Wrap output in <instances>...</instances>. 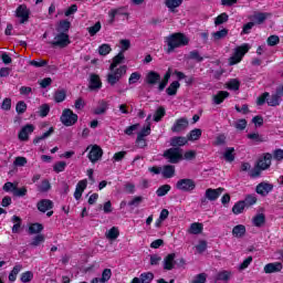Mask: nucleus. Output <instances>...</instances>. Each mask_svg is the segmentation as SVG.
<instances>
[{
    "mask_svg": "<svg viewBox=\"0 0 283 283\" xmlns=\"http://www.w3.org/2000/svg\"><path fill=\"white\" fill-rule=\"evenodd\" d=\"M168 45L167 53L171 54L177 48L189 45V38L184 33H174L166 39Z\"/></svg>",
    "mask_w": 283,
    "mask_h": 283,
    "instance_id": "obj_1",
    "label": "nucleus"
},
{
    "mask_svg": "<svg viewBox=\"0 0 283 283\" xmlns=\"http://www.w3.org/2000/svg\"><path fill=\"white\" fill-rule=\"evenodd\" d=\"M282 95L280 93L276 94H270L269 92L263 93L261 96L256 99V105H264L266 103L269 107H277L280 106V103H282Z\"/></svg>",
    "mask_w": 283,
    "mask_h": 283,
    "instance_id": "obj_2",
    "label": "nucleus"
},
{
    "mask_svg": "<svg viewBox=\"0 0 283 283\" xmlns=\"http://www.w3.org/2000/svg\"><path fill=\"white\" fill-rule=\"evenodd\" d=\"M127 74V65H122L117 69L111 70V72L107 74L106 81L108 85H116Z\"/></svg>",
    "mask_w": 283,
    "mask_h": 283,
    "instance_id": "obj_3",
    "label": "nucleus"
},
{
    "mask_svg": "<svg viewBox=\"0 0 283 283\" xmlns=\"http://www.w3.org/2000/svg\"><path fill=\"white\" fill-rule=\"evenodd\" d=\"M164 158L171 165H178L182 160V149L172 147L164 151Z\"/></svg>",
    "mask_w": 283,
    "mask_h": 283,
    "instance_id": "obj_4",
    "label": "nucleus"
},
{
    "mask_svg": "<svg viewBox=\"0 0 283 283\" xmlns=\"http://www.w3.org/2000/svg\"><path fill=\"white\" fill-rule=\"evenodd\" d=\"M72 41H70V34L65 32H57V34L54 35L53 40L49 42V45H52V48H67Z\"/></svg>",
    "mask_w": 283,
    "mask_h": 283,
    "instance_id": "obj_5",
    "label": "nucleus"
},
{
    "mask_svg": "<svg viewBox=\"0 0 283 283\" xmlns=\"http://www.w3.org/2000/svg\"><path fill=\"white\" fill-rule=\"evenodd\" d=\"M60 120L65 127H72L73 125H76V123H78V115H76L72 109L65 108L62 112Z\"/></svg>",
    "mask_w": 283,
    "mask_h": 283,
    "instance_id": "obj_6",
    "label": "nucleus"
},
{
    "mask_svg": "<svg viewBox=\"0 0 283 283\" xmlns=\"http://www.w3.org/2000/svg\"><path fill=\"white\" fill-rule=\"evenodd\" d=\"M251 50V45L249 44H242L241 46H238L234 50L233 55L230 57V65H237V63H240L242 61L244 54Z\"/></svg>",
    "mask_w": 283,
    "mask_h": 283,
    "instance_id": "obj_7",
    "label": "nucleus"
},
{
    "mask_svg": "<svg viewBox=\"0 0 283 283\" xmlns=\"http://www.w3.org/2000/svg\"><path fill=\"white\" fill-rule=\"evenodd\" d=\"M176 189H178L179 191L191 193V191L196 189V181L189 178L179 179L176 184Z\"/></svg>",
    "mask_w": 283,
    "mask_h": 283,
    "instance_id": "obj_8",
    "label": "nucleus"
},
{
    "mask_svg": "<svg viewBox=\"0 0 283 283\" xmlns=\"http://www.w3.org/2000/svg\"><path fill=\"white\" fill-rule=\"evenodd\" d=\"M15 17L20 19V23H28L30 21V9H28V6L20 4L15 10Z\"/></svg>",
    "mask_w": 283,
    "mask_h": 283,
    "instance_id": "obj_9",
    "label": "nucleus"
},
{
    "mask_svg": "<svg viewBox=\"0 0 283 283\" xmlns=\"http://www.w3.org/2000/svg\"><path fill=\"white\" fill-rule=\"evenodd\" d=\"M271 160H273V155L265 153L262 157L259 158L256 167L262 171H266V169L271 167Z\"/></svg>",
    "mask_w": 283,
    "mask_h": 283,
    "instance_id": "obj_10",
    "label": "nucleus"
},
{
    "mask_svg": "<svg viewBox=\"0 0 283 283\" xmlns=\"http://www.w3.org/2000/svg\"><path fill=\"white\" fill-rule=\"evenodd\" d=\"M187 127H189V120L187 117H181L174 123L171 132H174V134H180V132H185Z\"/></svg>",
    "mask_w": 283,
    "mask_h": 283,
    "instance_id": "obj_11",
    "label": "nucleus"
},
{
    "mask_svg": "<svg viewBox=\"0 0 283 283\" xmlns=\"http://www.w3.org/2000/svg\"><path fill=\"white\" fill-rule=\"evenodd\" d=\"M224 191V188H208L205 193V199L210 200V202H216L222 196V192Z\"/></svg>",
    "mask_w": 283,
    "mask_h": 283,
    "instance_id": "obj_12",
    "label": "nucleus"
},
{
    "mask_svg": "<svg viewBox=\"0 0 283 283\" xmlns=\"http://www.w3.org/2000/svg\"><path fill=\"white\" fill-rule=\"evenodd\" d=\"M108 17H109V23H114V21L116 20V17H129V12H127V9L125 7H120L117 9H112L108 12Z\"/></svg>",
    "mask_w": 283,
    "mask_h": 283,
    "instance_id": "obj_13",
    "label": "nucleus"
},
{
    "mask_svg": "<svg viewBox=\"0 0 283 283\" xmlns=\"http://www.w3.org/2000/svg\"><path fill=\"white\" fill-rule=\"evenodd\" d=\"M273 184L263 181L256 186L255 191L256 193H259V196L266 197L268 193H271V191H273Z\"/></svg>",
    "mask_w": 283,
    "mask_h": 283,
    "instance_id": "obj_14",
    "label": "nucleus"
},
{
    "mask_svg": "<svg viewBox=\"0 0 283 283\" xmlns=\"http://www.w3.org/2000/svg\"><path fill=\"white\" fill-rule=\"evenodd\" d=\"M34 132V125L32 124H27L24 127L21 128L20 133L18 134L19 140H29L30 139V134Z\"/></svg>",
    "mask_w": 283,
    "mask_h": 283,
    "instance_id": "obj_15",
    "label": "nucleus"
},
{
    "mask_svg": "<svg viewBox=\"0 0 283 283\" xmlns=\"http://www.w3.org/2000/svg\"><path fill=\"white\" fill-rule=\"evenodd\" d=\"M38 211L46 213L51 209H54V202L50 199H42L36 203Z\"/></svg>",
    "mask_w": 283,
    "mask_h": 283,
    "instance_id": "obj_16",
    "label": "nucleus"
},
{
    "mask_svg": "<svg viewBox=\"0 0 283 283\" xmlns=\"http://www.w3.org/2000/svg\"><path fill=\"white\" fill-rule=\"evenodd\" d=\"M101 158H103V149L99 146H93L88 153V159L91 163H97Z\"/></svg>",
    "mask_w": 283,
    "mask_h": 283,
    "instance_id": "obj_17",
    "label": "nucleus"
},
{
    "mask_svg": "<svg viewBox=\"0 0 283 283\" xmlns=\"http://www.w3.org/2000/svg\"><path fill=\"white\" fill-rule=\"evenodd\" d=\"M163 264L165 271H171L174 266H176V253H170L166 255V258L163 261Z\"/></svg>",
    "mask_w": 283,
    "mask_h": 283,
    "instance_id": "obj_18",
    "label": "nucleus"
},
{
    "mask_svg": "<svg viewBox=\"0 0 283 283\" xmlns=\"http://www.w3.org/2000/svg\"><path fill=\"white\" fill-rule=\"evenodd\" d=\"M154 282V273L144 272L139 275V277H134L132 283H151Z\"/></svg>",
    "mask_w": 283,
    "mask_h": 283,
    "instance_id": "obj_19",
    "label": "nucleus"
},
{
    "mask_svg": "<svg viewBox=\"0 0 283 283\" xmlns=\"http://www.w3.org/2000/svg\"><path fill=\"white\" fill-rule=\"evenodd\" d=\"M85 189H87V179H83L77 182L75 192H74L75 200H81L83 196V191H85Z\"/></svg>",
    "mask_w": 283,
    "mask_h": 283,
    "instance_id": "obj_20",
    "label": "nucleus"
},
{
    "mask_svg": "<svg viewBox=\"0 0 283 283\" xmlns=\"http://www.w3.org/2000/svg\"><path fill=\"white\" fill-rule=\"evenodd\" d=\"M266 17H269V13H262V12H255L254 14L249 17V20L258 25H262L264 21H266Z\"/></svg>",
    "mask_w": 283,
    "mask_h": 283,
    "instance_id": "obj_21",
    "label": "nucleus"
},
{
    "mask_svg": "<svg viewBox=\"0 0 283 283\" xmlns=\"http://www.w3.org/2000/svg\"><path fill=\"white\" fill-rule=\"evenodd\" d=\"M282 269H283V265L281 262L268 263L264 266V273H280Z\"/></svg>",
    "mask_w": 283,
    "mask_h": 283,
    "instance_id": "obj_22",
    "label": "nucleus"
},
{
    "mask_svg": "<svg viewBox=\"0 0 283 283\" xmlns=\"http://www.w3.org/2000/svg\"><path fill=\"white\" fill-rule=\"evenodd\" d=\"M88 87L90 90H101L103 87L101 77L97 74H91Z\"/></svg>",
    "mask_w": 283,
    "mask_h": 283,
    "instance_id": "obj_23",
    "label": "nucleus"
},
{
    "mask_svg": "<svg viewBox=\"0 0 283 283\" xmlns=\"http://www.w3.org/2000/svg\"><path fill=\"white\" fill-rule=\"evenodd\" d=\"M226 98H229V92L219 91L216 95L212 96V103L214 105H221V103H224Z\"/></svg>",
    "mask_w": 283,
    "mask_h": 283,
    "instance_id": "obj_24",
    "label": "nucleus"
},
{
    "mask_svg": "<svg viewBox=\"0 0 283 283\" xmlns=\"http://www.w3.org/2000/svg\"><path fill=\"white\" fill-rule=\"evenodd\" d=\"M151 115H148L146 118L147 126H145L138 134L137 137L139 138H147L151 134Z\"/></svg>",
    "mask_w": 283,
    "mask_h": 283,
    "instance_id": "obj_25",
    "label": "nucleus"
},
{
    "mask_svg": "<svg viewBox=\"0 0 283 283\" xmlns=\"http://www.w3.org/2000/svg\"><path fill=\"white\" fill-rule=\"evenodd\" d=\"M146 83L148 85H156V83H160V75L158 72L149 71L146 75Z\"/></svg>",
    "mask_w": 283,
    "mask_h": 283,
    "instance_id": "obj_26",
    "label": "nucleus"
},
{
    "mask_svg": "<svg viewBox=\"0 0 283 283\" xmlns=\"http://www.w3.org/2000/svg\"><path fill=\"white\" fill-rule=\"evenodd\" d=\"M203 229H205V226L202 223L193 222L190 224L188 229V233H190L191 235H200Z\"/></svg>",
    "mask_w": 283,
    "mask_h": 283,
    "instance_id": "obj_27",
    "label": "nucleus"
},
{
    "mask_svg": "<svg viewBox=\"0 0 283 283\" xmlns=\"http://www.w3.org/2000/svg\"><path fill=\"white\" fill-rule=\"evenodd\" d=\"M178 90H180V82L175 81L166 88V94L168 96H176V94H178Z\"/></svg>",
    "mask_w": 283,
    "mask_h": 283,
    "instance_id": "obj_28",
    "label": "nucleus"
},
{
    "mask_svg": "<svg viewBox=\"0 0 283 283\" xmlns=\"http://www.w3.org/2000/svg\"><path fill=\"white\" fill-rule=\"evenodd\" d=\"M23 271V265L20 263H17L11 272L9 273V282H17V275H19V272Z\"/></svg>",
    "mask_w": 283,
    "mask_h": 283,
    "instance_id": "obj_29",
    "label": "nucleus"
},
{
    "mask_svg": "<svg viewBox=\"0 0 283 283\" xmlns=\"http://www.w3.org/2000/svg\"><path fill=\"white\" fill-rule=\"evenodd\" d=\"M247 233V227L244 224H238L232 229V235L234 238H244Z\"/></svg>",
    "mask_w": 283,
    "mask_h": 283,
    "instance_id": "obj_30",
    "label": "nucleus"
},
{
    "mask_svg": "<svg viewBox=\"0 0 283 283\" xmlns=\"http://www.w3.org/2000/svg\"><path fill=\"white\" fill-rule=\"evenodd\" d=\"M189 143V139L187 137H172L170 139L171 147H184V145H187Z\"/></svg>",
    "mask_w": 283,
    "mask_h": 283,
    "instance_id": "obj_31",
    "label": "nucleus"
},
{
    "mask_svg": "<svg viewBox=\"0 0 283 283\" xmlns=\"http://www.w3.org/2000/svg\"><path fill=\"white\" fill-rule=\"evenodd\" d=\"M165 6L168 8L169 12H176V8L182 6V0H165Z\"/></svg>",
    "mask_w": 283,
    "mask_h": 283,
    "instance_id": "obj_32",
    "label": "nucleus"
},
{
    "mask_svg": "<svg viewBox=\"0 0 283 283\" xmlns=\"http://www.w3.org/2000/svg\"><path fill=\"white\" fill-rule=\"evenodd\" d=\"M161 175L164 178H174V176H176V167L171 165L164 166Z\"/></svg>",
    "mask_w": 283,
    "mask_h": 283,
    "instance_id": "obj_33",
    "label": "nucleus"
},
{
    "mask_svg": "<svg viewBox=\"0 0 283 283\" xmlns=\"http://www.w3.org/2000/svg\"><path fill=\"white\" fill-rule=\"evenodd\" d=\"M71 23L67 20H62L59 22L57 27H56V32H64V34H67V32H70V28H71Z\"/></svg>",
    "mask_w": 283,
    "mask_h": 283,
    "instance_id": "obj_34",
    "label": "nucleus"
},
{
    "mask_svg": "<svg viewBox=\"0 0 283 283\" xmlns=\"http://www.w3.org/2000/svg\"><path fill=\"white\" fill-rule=\"evenodd\" d=\"M252 222L254 227H264V224L266 223V216H264V213H258L253 217Z\"/></svg>",
    "mask_w": 283,
    "mask_h": 283,
    "instance_id": "obj_35",
    "label": "nucleus"
},
{
    "mask_svg": "<svg viewBox=\"0 0 283 283\" xmlns=\"http://www.w3.org/2000/svg\"><path fill=\"white\" fill-rule=\"evenodd\" d=\"M125 61V54L123 52H119L114 59L112 64L109 65V70H116L120 63Z\"/></svg>",
    "mask_w": 283,
    "mask_h": 283,
    "instance_id": "obj_36",
    "label": "nucleus"
},
{
    "mask_svg": "<svg viewBox=\"0 0 283 283\" xmlns=\"http://www.w3.org/2000/svg\"><path fill=\"white\" fill-rule=\"evenodd\" d=\"M187 59L196 61L197 63H202L205 61V57L200 55V51L198 50L190 51Z\"/></svg>",
    "mask_w": 283,
    "mask_h": 283,
    "instance_id": "obj_37",
    "label": "nucleus"
},
{
    "mask_svg": "<svg viewBox=\"0 0 283 283\" xmlns=\"http://www.w3.org/2000/svg\"><path fill=\"white\" fill-rule=\"evenodd\" d=\"M229 34L228 29H222L220 31L213 32L212 33V41H221V39H227V35Z\"/></svg>",
    "mask_w": 283,
    "mask_h": 283,
    "instance_id": "obj_38",
    "label": "nucleus"
},
{
    "mask_svg": "<svg viewBox=\"0 0 283 283\" xmlns=\"http://www.w3.org/2000/svg\"><path fill=\"white\" fill-rule=\"evenodd\" d=\"M107 112V102L101 101L96 108H94L93 114L96 116H101V114H105Z\"/></svg>",
    "mask_w": 283,
    "mask_h": 283,
    "instance_id": "obj_39",
    "label": "nucleus"
},
{
    "mask_svg": "<svg viewBox=\"0 0 283 283\" xmlns=\"http://www.w3.org/2000/svg\"><path fill=\"white\" fill-rule=\"evenodd\" d=\"M171 78V71L166 72L164 78L159 82L158 91L163 92L167 87L169 80Z\"/></svg>",
    "mask_w": 283,
    "mask_h": 283,
    "instance_id": "obj_40",
    "label": "nucleus"
},
{
    "mask_svg": "<svg viewBox=\"0 0 283 283\" xmlns=\"http://www.w3.org/2000/svg\"><path fill=\"white\" fill-rule=\"evenodd\" d=\"M248 138L250 140H253V143H255L256 145H260V143H266L264 136L260 135L259 133L248 134Z\"/></svg>",
    "mask_w": 283,
    "mask_h": 283,
    "instance_id": "obj_41",
    "label": "nucleus"
},
{
    "mask_svg": "<svg viewBox=\"0 0 283 283\" xmlns=\"http://www.w3.org/2000/svg\"><path fill=\"white\" fill-rule=\"evenodd\" d=\"M235 151V148L229 147L226 149V153L223 154L224 160L227 163H233L235 160V155L233 154Z\"/></svg>",
    "mask_w": 283,
    "mask_h": 283,
    "instance_id": "obj_42",
    "label": "nucleus"
},
{
    "mask_svg": "<svg viewBox=\"0 0 283 283\" xmlns=\"http://www.w3.org/2000/svg\"><path fill=\"white\" fill-rule=\"evenodd\" d=\"M200 136H202V129L200 128H195L192 129L188 135L187 138L188 140H198L200 138Z\"/></svg>",
    "mask_w": 283,
    "mask_h": 283,
    "instance_id": "obj_43",
    "label": "nucleus"
},
{
    "mask_svg": "<svg viewBox=\"0 0 283 283\" xmlns=\"http://www.w3.org/2000/svg\"><path fill=\"white\" fill-rule=\"evenodd\" d=\"M216 280L218 282H229L231 280V272L229 271H221L217 274Z\"/></svg>",
    "mask_w": 283,
    "mask_h": 283,
    "instance_id": "obj_44",
    "label": "nucleus"
},
{
    "mask_svg": "<svg viewBox=\"0 0 283 283\" xmlns=\"http://www.w3.org/2000/svg\"><path fill=\"white\" fill-rule=\"evenodd\" d=\"M54 134V127L49 128L48 132H45L42 136H38L33 139L34 145H39L41 140H45V138H50V135Z\"/></svg>",
    "mask_w": 283,
    "mask_h": 283,
    "instance_id": "obj_45",
    "label": "nucleus"
},
{
    "mask_svg": "<svg viewBox=\"0 0 283 283\" xmlns=\"http://www.w3.org/2000/svg\"><path fill=\"white\" fill-rule=\"evenodd\" d=\"M50 189H52V186L48 179L42 180L41 185L38 186L40 193H48Z\"/></svg>",
    "mask_w": 283,
    "mask_h": 283,
    "instance_id": "obj_46",
    "label": "nucleus"
},
{
    "mask_svg": "<svg viewBox=\"0 0 283 283\" xmlns=\"http://www.w3.org/2000/svg\"><path fill=\"white\" fill-rule=\"evenodd\" d=\"M120 235V232L118 231V228L113 227L106 232L107 240H116Z\"/></svg>",
    "mask_w": 283,
    "mask_h": 283,
    "instance_id": "obj_47",
    "label": "nucleus"
},
{
    "mask_svg": "<svg viewBox=\"0 0 283 283\" xmlns=\"http://www.w3.org/2000/svg\"><path fill=\"white\" fill-rule=\"evenodd\" d=\"M247 207V205L244 203V201H239L237 202L233 207H232V212L235 216H240V213H242V211H244V208Z\"/></svg>",
    "mask_w": 283,
    "mask_h": 283,
    "instance_id": "obj_48",
    "label": "nucleus"
},
{
    "mask_svg": "<svg viewBox=\"0 0 283 283\" xmlns=\"http://www.w3.org/2000/svg\"><path fill=\"white\" fill-rule=\"evenodd\" d=\"M169 191H171V186L164 185L157 189L156 195L158 196V198H163V196H167V193H169Z\"/></svg>",
    "mask_w": 283,
    "mask_h": 283,
    "instance_id": "obj_49",
    "label": "nucleus"
},
{
    "mask_svg": "<svg viewBox=\"0 0 283 283\" xmlns=\"http://www.w3.org/2000/svg\"><path fill=\"white\" fill-rule=\"evenodd\" d=\"M41 231H43V224L41 223H32L30 227H29V233L31 235H34L36 233H41Z\"/></svg>",
    "mask_w": 283,
    "mask_h": 283,
    "instance_id": "obj_50",
    "label": "nucleus"
},
{
    "mask_svg": "<svg viewBox=\"0 0 283 283\" xmlns=\"http://www.w3.org/2000/svg\"><path fill=\"white\" fill-rule=\"evenodd\" d=\"M11 222H14L12 227V233H19V230L21 229V219L19 216H13L11 218Z\"/></svg>",
    "mask_w": 283,
    "mask_h": 283,
    "instance_id": "obj_51",
    "label": "nucleus"
},
{
    "mask_svg": "<svg viewBox=\"0 0 283 283\" xmlns=\"http://www.w3.org/2000/svg\"><path fill=\"white\" fill-rule=\"evenodd\" d=\"M143 200H145L143 196H136L128 202V207L138 208L143 205Z\"/></svg>",
    "mask_w": 283,
    "mask_h": 283,
    "instance_id": "obj_52",
    "label": "nucleus"
},
{
    "mask_svg": "<svg viewBox=\"0 0 283 283\" xmlns=\"http://www.w3.org/2000/svg\"><path fill=\"white\" fill-rule=\"evenodd\" d=\"M32 280H34V273L32 271H27L20 276V282L22 283L32 282Z\"/></svg>",
    "mask_w": 283,
    "mask_h": 283,
    "instance_id": "obj_53",
    "label": "nucleus"
},
{
    "mask_svg": "<svg viewBox=\"0 0 283 283\" xmlns=\"http://www.w3.org/2000/svg\"><path fill=\"white\" fill-rule=\"evenodd\" d=\"M227 21H229V14L223 12L214 19V25H222V23H227Z\"/></svg>",
    "mask_w": 283,
    "mask_h": 283,
    "instance_id": "obj_54",
    "label": "nucleus"
},
{
    "mask_svg": "<svg viewBox=\"0 0 283 283\" xmlns=\"http://www.w3.org/2000/svg\"><path fill=\"white\" fill-rule=\"evenodd\" d=\"M227 87L228 90L238 92V90H240V81L238 78H232L227 83Z\"/></svg>",
    "mask_w": 283,
    "mask_h": 283,
    "instance_id": "obj_55",
    "label": "nucleus"
},
{
    "mask_svg": "<svg viewBox=\"0 0 283 283\" xmlns=\"http://www.w3.org/2000/svg\"><path fill=\"white\" fill-rule=\"evenodd\" d=\"M109 52H112V46L109 44L99 45L98 54H101V56H107V54H109Z\"/></svg>",
    "mask_w": 283,
    "mask_h": 283,
    "instance_id": "obj_56",
    "label": "nucleus"
},
{
    "mask_svg": "<svg viewBox=\"0 0 283 283\" xmlns=\"http://www.w3.org/2000/svg\"><path fill=\"white\" fill-rule=\"evenodd\" d=\"M49 114H50V105L43 104L39 107V116H41V118H45V116H48Z\"/></svg>",
    "mask_w": 283,
    "mask_h": 283,
    "instance_id": "obj_57",
    "label": "nucleus"
},
{
    "mask_svg": "<svg viewBox=\"0 0 283 283\" xmlns=\"http://www.w3.org/2000/svg\"><path fill=\"white\" fill-rule=\"evenodd\" d=\"M164 117H165V108L159 107L154 115V120L155 123H160V120H163Z\"/></svg>",
    "mask_w": 283,
    "mask_h": 283,
    "instance_id": "obj_58",
    "label": "nucleus"
},
{
    "mask_svg": "<svg viewBox=\"0 0 283 283\" xmlns=\"http://www.w3.org/2000/svg\"><path fill=\"white\" fill-rule=\"evenodd\" d=\"M65 167H67V163L59 161L53 166V171H55V174H61V171H65Z\"/></svg>",
    "mask_w": 283,
    "mask_h": 283,
    "instance_id": "obj_59",
    "label": "nucleus"
},
{
    "mask_svg": "<svg viewBox=\"0 0 283 283\" xmlns=\"http://www.w3.org/2000/svg\"><path fill=\"white\" fill-rule=\"evenodd\" d=\"M243 202L245 207H251L258 202V197H255V195H248Z\"/></svg>",
    "mask_w": 283,
    "mask_h": 283,
    "instance_id": "obj_60",
    "label": "nucleus"
},
{
    "mask_svg": "<svg viewBox=\"0 0 283 283\" xmlns=\"http://www.w3.org/2000/svg\"><path fill=\"white\" fill-rule=\"evenodd\" d=\"M13 196H15V198H23V197L28 196V188L27 187H22V188L15 187V191L13 192Z\"/></svg>",
    "mask_w": 283,
    "mask_h": 283,
    "instance_id": "obj_61",
    "label": "nucleus"
},
{
    "mask_svg": "<svg viewBox=\"0 0 283 283\" xmlns=\"http://www.w3.org/2000/svg\"><path fill=\"white\" fill-rule=\"evenodd\" d=\"M30 65H32L33 67H45L48 65V61L46 60H32L29 62Z\"/></svg>",
    "mask_w": 283,
    "mask_h": 283,
    "instance_id": "obj_62",
    "label": "nucleus"
},
{
    "mask_svg": "<svg viewBox=\"0 0 283 283\" xmlns=\"http://www.w3.org/2000/svg\"><path fill=\"white\" fill-rule=\"evenodd\" d=\"M27 109H28V104H25V102L23 101L18 102L15 106V112H18V114H25Z\"/></svg>",
    "mask_w": 283,
    "mask_h": 283,
    "instance_id": "obj_63",
    "label": "nucleus"
},
{
    "mask_svg": "<svg viewBox=\"0 0 283 283\" xmlns=\"http://www.w3.org/2000/svg\"><path fill=\"white\" fill-rule=\"evenodd\" d=\"M140 77H142L140 73H138V72L132 73L128 78L129 85H134V84L138 83V81H140Z\"/></svg>",
    "mask_w": 283,
    "mask_h": 283,
    "instance_id": "obj_64",
    "label": "nucleus"
}]
</instances>
